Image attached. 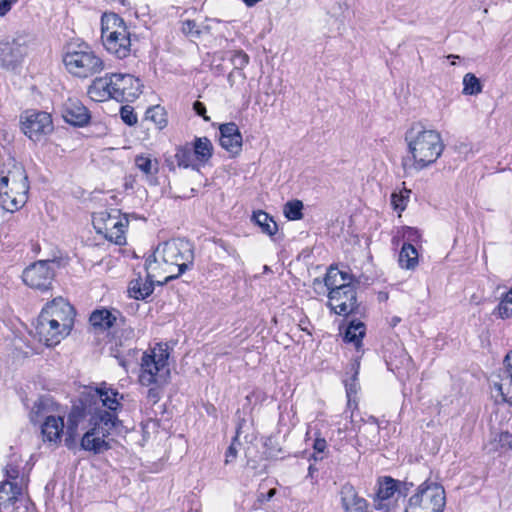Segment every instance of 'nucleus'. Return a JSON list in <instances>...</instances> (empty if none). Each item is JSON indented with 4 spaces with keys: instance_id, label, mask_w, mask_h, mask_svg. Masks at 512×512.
Listing matches in <instances>:
<instances>
[{
    "instance_id": "79ce46f5",
    "label": "nucleus",
    "mask_w": 512,
    "mask_h": 512,
    "mask_svg": "<svg viewBox=\"0 0 512 512\" xmlns=\"http://www.w3.org/2000/svg\"><path fill=\"white\" fill-rule=\"evenodd\" d=\"M182 32L190 37L198 38L201 34L200 26L194 20H185L182 22Z\"/></svg>"
},
{
    "instance_id": "c9c22d12",
    "label": "nucleus",
    "mask_w": 512,
    "mask_h": 512,
    "mask_svg": "<svg viewBox=\"0 0 512 512\" xmlns=\"http://www.w3.org/2000/svg\"><path fill=\"white\" fill-rule=\"evenodd\" d=\"M359 362L356 360L352 366H351V369L353 371V375L351 376L350 379H347L344 381L345 383V388H346V395H347V398H348V407H351L352 405V397L353 395H356L357 391H358V383H357V375L359 373Z\"/></svg>"
},
{
    "instance_id": "473e14b6",
    "label": "nucleus",
    "mask_w": 512,
    "mask_h": 512,
    "mask_svg": "<svg viewBox=\"0 0 512 512\" xmlns=\"http://www.w3.org/2000/svg\"><path fill=\"white\" fill-rule=\"evenodd\" d=\"M492 314L503 320L512 317V288L501 298Z\"/></svg>"
},
{
    "instance_id": "a19ab883",
    "label": "nucleus",
    "mask_w": 512,
    "mask_h": 512,
    "mask_svg": "<svg viewBox=\"0 0 512 512\" xmlns=\"http://www.w3.org/2000/svg\"><path fill=\"white\" fill-rule=\"evenodd\" d=\"M239 430H240V427H238V429L236 431V435L233 438L230 446L228 447V449L226 451V455H225V457H226L225 458V463L226 464L234 461L236 459L237 455H238V447L241 445V443L238 440Z\"/></svg>"
},
{
    "instance_id": "37998d69",
    "label": "nucleus",
    "mask_w": 512,
    "mask_h": 512,
    "mask_svg": "<svg viewBox=\"0 0 512 512\" xmlns=\"http://www.w3.org/2000/svg\"><path fill=\"white\" fill-rule=\"evenodd\" d=\"M406 195L403 193L397 194L393 193L391 195V204L395 210L403 211L406 208L407 201H408V194L410 191L405 190Z\"/></svg>"
},
{
    "instance_id": "f03ea898",
    "label": "nucleus",
    "mask_w": 512,
    "mask_h": 512,
    "mask_svg": "<svg viewBox=\"0 0 512 512\" xmlns=\"http://www.w3.org/2000/svg\"><path fill=\"white\" fill-rule=\"evenodd\" d=\"M404 140L407 145V155L402 159L405 173H418L428 168L445 149L440 132L422 122L412 123L404 134Z\"/></svg>"
},
{
    "instance_id": "393cba45",
    "label": "nucleus",
    "mask_w": 512,
    "mask_h": 512,
    "mask_svg": "<svg viewBox=\"0 0 512 512\" xmlns=\"http://www.w3.org/2000/svg\"><path fill=\"white\" fill-rule=\"evenodd\" d=\"M324 282L329 291L342 287H355L351 283V276L348 273L332 267L326 273Z\"/></svg>"
},
{
    "instance_id": "2eb2a0df",
    "label": "nucleus",
    "mask_w": 512,
    "mask_h": 512,
    "mask_svg": "<svg viewBox=\"0 0 512 512\" xmlns=\"http://www.w3.org/2000/svg\"><path fill=\"white\" fill-rule=\"evenodd\" d=\"M22 488L17 482L9 480L0 484V511L2 512H29V508L21 495Z\"/></svg>"
},
{
    "instance_id": "5fc2aeb1",
    "label": "nucleus",
    "mask_w": 512,
    "mask_h": 512,
    "mask_svg": "<svg viewBox=\"0 0 512 512\" xmlns=\"http://www.w3.org/2000/svg\"><path fill=\"white\" fill-rule=\"evenodd\" d=\"M447 59H450L451 62V65H456V62L453 61V59H459V56L458 55H454V54H450L446 57Z\"/></svg>"
},
{
    "instance_id": "c85d7f7f",
    "label": "nucleus",
    "mask_w": 512,
    "mask_h": 512,
    "mask_svg": "<svg viewBox=\"0 0 512 512\" xmlns=\"http://www.w3.org/2000/svg\"><path fill=\"white\" fill-rule=\"evenodd\" d=\"M231 62L234 69L228 75V82L233 86V77L239 76L241 80H245L243 68L249 63V56L243 51H235L232 55Z\"/></svg>"
},
{
    "instance_id": "bf43d9fd",
    "label": "nucleus",
    "mask_w": 512,
    "mask_h": 512,
    "mask_svg": "<svg viewBox=\"0 0 512 512\" xmlns=\"http://www.w3.org/2000/svg\"><path fill=\"white\" fill-rule=\"evenodd\" d=\"M236 79H241L239 76L233 77V85L235 84Z\"/></svg>"
},
{
    "instance_id": "864d4df0",
    "label": "nucleus",
    "mask_w": 512,
    "mask_h": 512,
    "mask_svg": "<svg viewBox=\"0 0 512 512\" xmlns=\"http://www.w3.org/2000/svg\"><path fill=\"white\" fill-rule=\"evenodd\" d=\"M447 59H450L451 62V65H456V62L453 61V59H459V56L458 55H454V54H450L446 57Z\"/></svg>"
},
{
    "instance_id": "72a5a7b5",
    "label": "nucleus",
    "mask_w": 512,
    "mask_h": 512,
    "mask_svg": "<svg viewBox=\"0 0 512 512\" xmlns=\"http://www.w3.org/2000/svg\"><path fill=\"white\" fill-rule=\"evenodd\" d=\"M175 158L179 167L183 168H195V155L194 152L189 148L188 145L180 146L177 148Z\"/></svg>"
},
{
    "instance_id": "e433bc0d",
    "label": "nucleus",
    "mask_w": 512,
    "mask_h": 512,
    "mask_svg": "<svg viewBox=\"0 0 512 512\" xmlns=\"http://www.w3.org/2000/svg\"><path fill=\"white\" fill-rule=\"evenodd\" d=\"M483 86L480 80L473 74L467 73L463 77V91L464 95H477L482 92Z\"/></svg>"
},
{
    "instance_id": "0eeeda50",
    "label": "nucleus",
    "mask_w": 512,
    "mask_h": 512,
    "mask_svg": "<svg viewBox=\"0 0 512 512\" xmlns=\"http://www.w3.org/2000/svg\"><path fill=\"white\" fill-rule=\"evenodd\" d=\"M54 403L50 397H41L33 405L30 420L33 423L44 422L41 426L43 440L53 444L60 442L64 433V419L61 415H51Z\"/></svg>"
},
{
    "instance_id": "ddd939ff",
    "label": "nucleus",
    "mask_w": 512,
    "mask_h": 512,
    "mask_svg": "<svg viewBox=\"0 0 512 512\" xmlns=\"http://www.w3.org/2000/svg\"><path fill=\"white\" fill-rule=\"evenodd\" d=\"M328 306L338 315L348 316L358 308L356 287H342L329 291Z\"/></svg>"
},
{
    "instance_id": "6e6d98bb",
    "label": "nucleus",
    "mask_w": 512,
    "mask_h": 512,
    "mask_svg": "<svg viewBox=\"0 0 512 512\" xmlns=\"http://www.w3.org/2000/svg\"><path fill=\"white\" fill-rule=\"evenodd\" d=\"M21 45L18 44V43H4L2 45H0V47H20Z\"/></svg>"
},
{
    "instance_id": "6ab92c4d",
    "label": "nucleus",
    "mask_w": 512,
    "mask_h": 512,
    "mask_svg": "<svg viewBox=\"0 0 512 512\" xmlns=\"http://www.w3.org/2000/svg\"><path fill=\"white\" fill-rule=\"evenodd\" d=\"M89 321L95 329L105 331L114 326H118L119 322L123 321V318L118 310L102 308L93 311Z\"/></svg>"
},
{
    "instance_id": "3c124183",
    "label": "nucleus",
    "mask_w": 512,
    "mask_h": 512,
    "mask_svg": "<svg viewBox=\"0 0 512 512\" xmlns=\"http://www.w3.org/2000/svg\"><path fill=\"white\" fill-rule=\"evenodd\" d=\"M247 6L252 7L261 0H242Z\"/></svg>"
},
{
    "instance_id": "6e6552de",
    "label": "nucleus",
    "mask_w": 512,
    "mask_h": 512,
    "mask_svg": "<svg viewBox=\"0 0 512 512\" xmlns=\"http://www.w3.org/2000/svg\"><path fill=\"white\" fill-rule=\"evenodd\" d=\"M92 224L97 234L103 235L107 240L117 245L126 243V228L129 220L127 215L119 209H110L95 212L92 215Z\"/></svg>"
},
{
    "instance_id": "aec40b11",
    "label": "nucleus",
    "mask_w": 512,
    "mask_h": 512,
    "mask_svg": "<svg viewBox=\"0 0 512 512\" xmlns=\"http://www.w3.org/2000/svg\"><path fill=\"white\" fill-rule=\"evenodd\" d=\"M63 118L74 126H84L90 115L88 109L77 99H68L64 104Z\"/></svg>"
},
{
    "instance_id": "58836bf2",
    "label": "nucleus",
    "mask_w": 512,
    "mask_h": 512,
    "mask_svg": "<svg viewBox=\"0 0 512 512\" xmlns=\"http://www.w3.org/2000/svg\"><path fill=\"white\" fill-rule=\"evenodd\" d=\"M146 119L155 123L158 129H163L167 125L166 112L163 107L157 105L146 111Z\"/></svg>"
},
{
    "instance_id": "1a4fd4ad",
    "label": "nucleus",
    "mask_w": 512,
    "mask_h": 512,
    "mask_svg": "<svg viewBox=\"0 0 512 512\" xmlns=\"http://www.w3.org/2000/svg\"><path fill=\"white\" fill-rule=\"evenodd\" d=\"M445 501V491L441 485L434 482H424L418 487L417 492L410 497L409 508L442 512Z\"/></svg>"
},
{
    "instance_id": "9d476101",
    "label": "nucleus",
    "mask_w": 512,
    "mask_h": 512,
    "mask_svg": "<svg viewBox=\"0 0 512 512\" xmlns=\"http://www.w3.org/2000/svg\"><path fill=\"white\" fill-rule=\"evenodd\" d=\"M53 265L54 262L49 260H39L32 263L22 273L23 282L33 289L49 290L55 276Z\"/></svg>"
},
{
    "instance_id": "b1692460",
    "label": "nucleus",
    "mask_w": 512,
    "mask_h": 512,
    "mask_svg": "<svg viewBox=\"0 0 512 512\" xmlns=\"http://www.w3.org/2000/svg\"><path fill=\"white\" fill-rule=\"evenodd\" d=\"M135 166L145 175L150 184H155L156 175L159 171V162L150 155L140 154L134 158Z\"/></svg>"
},
{
    "instance_id": "f257e3e1",
    "label": "nucleus",
    "mask_w": 512,
    "mask_h": 512,
    "mask_svg": "<svg viewBox=\"0 0 512 512\" xmlns=\"http://www.w3.org/2000/svg\"><path fill=\"white\" fill-rule=\"evenodd\" d=\"M119 393L105 383L96 388L94 404L95 412L90 418L91 428L83 435L81 447L95 454L111 448L109 436L116 427L118 418L116 411L121 407Z\"/></svg>"
},
{
    "instance_id": "423d86ee",
    "label": "nucleus",
    "mask_w": 512,
    "mask_h": 512,
    "mask_svg": "<svg viewBox=\"0 0 512 512\" xmlns=\"http://www.w3.org/2000/svg\"><path fill=\"white\" fill-rule=\"evenodd\" d=\"M63 62L69 73L87 78L102 71V59L85 42H70L65 47Z\"/></svg>"
},
{
    "instance_id": "c756f323",
    "label": "nucleus",
    "mask_w": 512,
    "mask_h": 512,
    "mask_svg": "<svg viewBox=\"0 0 512 512\" xmlns=\"http://www.w3.org/2000/svg\"><path fill=\"white\" fill-rule=\"evenodd\" d=\"M399 265L405 269H414L418 265V252L410 243H404L399 253Z\"/></svg>"
},
{
    "instance_id": "4d7b16f0",
    "label": "nucleus",
    "mask_w": 512,
    "mask_h": 512,
    "mask_svg": "<svg viewBox=\"0 0 512 512\" xmlns=\"http://www.w3.org/2000/svg\"><path fill=\"white\" fill-rule=\"evenodd\" d=\"M399 322H400V318H398V317H393V318H392V322H391V324H392V326H395V325H397V323H399Z\"/></svg>"
},
{
    "instance_id": "f704fd0d",
    "label": "nucleus",
    "mask_w": 512,
    "mask_h": 512,
    "mask_svg": "<svg viewBox=\"0 0 512 512\" xmlns=\"http://www.w3.org/2000/svg\"><path fill=\"white\" fill-rule=\"evenodd\" d=\"M83 417V412L80 407L74 406L72 410L70 411L67 419V426H66V434L68 435V438H66V442L69 441V439L73 440L74 436L76 434L77 426L80 420Z\"/></svg>"
},
{
    "instance_id": "052dcab7",
    "label": "nucleus",
    "mask_w": 512,
    "mask_h": 512,
    "mask_svg": "<svg viewBox=\"0 0 512 512\" xmlns=\"http://www.w3.org/2000/svg\"><path fill=\"white\" fill-rule=\"evenodd\" d=\"M381 508H382L381 504L376 505V509H381Z\"/></svg>"
},
{
    "instance_id": "8fccbe9b",
    "label": "nucleus",
    "mask_w": 512,
    "mask_h": 512,
    "mask_svg": "<svg viewBox=\"0 0 512 512\" xmlns=\"http://www.w3.org/2000/svg\"><path fill=\"white\" fill-rule=\"evenodd\" d=\"M9 182L8 176L4 175L3 172H0V189L7 188Z\"/></svg>"
},
{
    "instance_id": "603ef678",
    "label": "nucleus",
    "mask_w": 512,
    "mask_h": 512,
    "mask_svg": "<svg viewBox=\"0 0 512 512\" xmlns=\"http://www.w3.org/2000/svg\"><path fill=\"white\" fill-rule=\"evenodd\" d=\"M447 59H450L451 62V65H456V62L453 61V59H459V56L458 55H454V54H450L446 57Z\"/></svg>"
},
{
    "instance_id": "9b49d317",
    "label": "nucleus",
    "mask_w": 512,
    "mask_h": 512,
    "mask_svg": "<svg viewBox=\"0 0 512 512\" xmlns=\"http://www.w3.org/2000/svg\"><path fill=\"white\" fill-rule=\"evenodd\" d=\"M22 131L32 141H40L49 135L53 129L52 117L44 111H27L22 116Z\"/></svg>"
},
{
    "instance_id": "f3484780",
    "label": "nucleus",
    "mask_w": 512,
    "mask_h": 512,
    "mask_svg": "<svg viewBox=\"0 0 512 512\" xmlns=\"http://www.w3.org/2000/svg\"><path fill=\"white\" fill-rule=\"evenodd\" d=\"M35 333L40 342H43L46 346H54L60 343L70 331H62V326L57 325V320L39 315L35 326Z\"/></svg>"
},
{
    "instance_id": "39448f33",
    "label": "nucleus",
    "mask_w": 512,
    "mask_h": 512,
    "mask_svg": "<svg viewBox=\"0 0 512 512\" xmlns=\"http://www.w3.org/2000/svg\"><path fill=\"white\" fill-rule=\"evenodd\" d=\"M168 359L167 344L156 343L154 347L146 350L140 362L139 382L141 385L162 386L167 383L170 376Z\"/></svg>"
},
{
    "instance_id": "412c9836",
    "label": "nucleus",
    "mask_w": 512,
    "mask_h": 512,
    "mask_svg": "<svg viewBox=\"0 0 512 512\" xmlns=\"http://www.w3.org/2000/svg\"><path fill=\"white\" fill-rule=\"evenodd\" d=\"M504 369L498 382L494 381V388L501 394L503 400L512 405V350L507 353L503 361Z\"/></svg>"
},
{
    "instance_id": "7c9ffc66",
    "label": "nucleus",
    "mask_w": 512,
    "mask_h": 512,
    "mask_svg": "<svg viewBox=\"0 0 512 512\" xmlns=\"http://www.w3.org/2000/svg\"><path fill=\"white\" fill-rule=\"evenodd\" d=\"M252 219L261 228L263 233L269 236H273L277 233L278 226L276 222L273 220V218L269 216L268 213L259 210L253 213Z\"/></svg>"
},
{
    "instance_id": "4be33fe9",
    "label": "nucleus",
    "mask_w": 512,
    "mask_h": 512,
    "mask_svg": "<svg viewBox=\"0 0 512 512\" xmlns=\"http://www.w3.org/2000/svg\"><path fill=\"white\" fill-rule=\"evenodd\" d=\"M147 272L146 279L143 280L141 277L134 279L130 282L128 292L130 297L137 300H144L148 296H150L154 290V283L159 285H163V278H152L149 276V272Z\"/></svg>"
},
{
    "instance_id": "ea45409f",
    "label": "nucleus",
    "mask_w": 512,
    "mask_h": 512,
    "mask_svg": "<svg viewBox=\"0 0 512 512\" xmlns=\"http://www.w3.org/2000/svg\"><path fill=\"white\" fill-rule=\"evenodd\" d=\"M20 473V460L17 456H12L10 462L5 466V474L8 479L16 481Z\"/></svg>"
},
{
    "instance_id": "4c0bfd02",
    "label": "nucleus",
    "mask_w": 512,
    "mask_h": 512,
    "mask_svg": "<svg viewBox=\"0 0 512 512\" xmlns=\"http://www.w3.org/2000/svg\"><path fill=\"white\" fill-rule=\"evenodd\" d=\"M303 202L300 200L288 201L283 207V213L289 220H300L303 218Z\"/></svg>"
},
{
    "instance_id": "de8ad7c7",
    "label": "nucleus",
    "mask_w": 512,
    "mask_h": 512,
    "mask_svg": "<svg viewBox=\"0 0 512 512\" xmlns=\"http://www.w3.org/2000/svg\"><path fill=\"white\" fill-rule=\"evenodd\" d=\"M16 0H0V16H4L8 11H10L12 4Z\"/></svg>"
},
{
    "instance_id": "cd10ccee",
    "label": "nucleus",
    "mask_w": 512,
    "mask_h": 512,
    "mask_svg": "<svg viewBox=\"0 0 512 512\" xmlns=\"http://www.w3.org/2000/svg\"><path fill=\"white\" fill-rule=\"evenodd\" d=\"M488 448L490 452H497L499 454L508 452L512 448V434L507 431L494 434L488 444Z\"/></svg>"
},
{
    "instance_id": "a18cd8bd",
    "label": "nucleus",
    "mask_w": 512,
    "mask_h": 512,
    "mask_svg": "<svg viewBox=\"0 0 512 512\" xmlns=\"http://www.w3.org/2000/svg\"><path fill=\"white\" fill-rule=\"evenodd\" d=\"M152 387L147 391V399L152 403L156 404L160 400L159 386Z\"/></svg>"
},
{
    "instance_id": "49530a36",
    "label": "nucleus",
    "mask_w": 512,
    "mask_h": 512,
    "mask_svg": "<svg viewBox=\"0 0 512 512\" xmlns=\"http://www.w3.org/2000/svg\"><path fill=\"white\" fill-rule=\"evenodd\" d=\"M193 110L195 111V113L197 115L203 117V119L205 121H209L210 120V118L206 115V107H205V105L202 102H200V101L194 102Z\"/></svg>"
},
{
    "instance_id": "09e8293b",
    "label": "nucleus",
    "mask_w": 512,
    "mask_h": 512,
    "mask_svg": "<svg viewBox=\"0 0 512 512\" xmlns=\"http://www.w3.org/2000/svg\"><path fill=\"white\" fill-rule=\"evenodd\" d=\"M313 447L316 452L322 453L327 447V442L324 438H316Z\"/></svg>"
},
{
    "instance_id": "5701e85b",
    "label": "nucleus",
    "mask_w": 512,
    "mask_h": 512,
    "mask_svg": "<svg viewBox=\"0 0 512 512\" xmlns=\"http://www.w3.org/2000/svg\"><path fill=\"white\" fill-rule=\"evenodd\" d=\"M112 85L111 74L96 78L88 87V96L95 102H103L111 98L114 99Z\"/></svg>"
},
{
    "instance_id": "2f4dec72",
    "label": "nucleus",
    "mask_w": 512,
    "mask_h": 512,
    "mask_svg": "<svg viewBox=\"0 0 512 512\" xmlns=\"http://www.w3.org/2000/svg\"><path fill=\"white\" fill-rule=\"evenodd\" d=\"M401 485L402 484L396 480L390 477H385L383 481L379 482V488L376 494L377 499L380 501L388 500L395 494L396 491L401 493Z\"/></svg>"
},
{
    "instance_id": "13d9d810",
    "label": "nucleus",
    "mask_w": 512,
    "mask_h": 512,
    "mask_svg": "<svg viewBox=\"0 0 512 512\" xmlns=\"http://www.w3.org/2000/svg\"><path fill=\"white\" fill-rule=\"evenodd\" d=\"M274 494H275V489L269 490V492H268V499L272 498L274 496Z\"/></svg>"
},
{
    "instance_id": "a878e982",
    "label": "nucleus",
    "mask_w": 512,
    "mask_h": 512,
    "mask_svg": "<svg viewBox=\"0 0 512 512\" xmlns=\"http://www.w3.org/2000/svg\"><path fill=\"white\" fill-rule=\"evenodd\" d=\"M365 332L366 328L363 322L352 320L344 332V341L353 344L356 350L359 351Z\"/></svg>"
},
{
    "instance_id": "7ed1b4c3",
    "label": "nucleus",
    "mask_w": 512,
    "mask_h": 512,
    "mask_svg": "<svg viewBox=\"0 0 512 512\" xmlns=\"http://www.w3.org/2000/svg\"><path fill=\"white\" fill-rule=\"evenodd\" d=\"M194 261L192 244L184 239H172L159 244L146 260L145 269L152 278L169 282L188 270Z\"/></svg>"
},
{
    "instance_id": "a211bd4d",
    "label": "nucleus",
    "mask_w": 512,
    "mask_h": 512,
    "mask_svg": "<svg viewBox=\"0 0 512 512\" xmlns=\"http://www.w3.org/2000/svg\"><path fill=\"white\" fill-rule=\"evenodd\" d=\"M220 130V145L232 154H238L242 147V135L234 122L222 124Z\"/></svg>"
},
{
    "instance_id": "f8f14e48",
    "label": "nucleus",
    "mask_w": 512,
    "mask_h": 512,
    "mask_svg": "<svg viewBox=\"0 0 512 512\" xmlns=\"http://www.w3.org/2000/svg\"><path fill=\"white\" fill-rule=\"evenodd\" d=\"M114 99L118 102H133L141 93L140 80L131 74H111Z\"/></svg>"
},
{
    "instance_id": "c03bdc74",
    "label": "nucleus",
    "mask_w": 512,
    "mask_h": 512,
    "mask_svg": "<svg viewBox=\"0 0 512 512\" xmlns=\"http://www.w3.org/2000/svg\"><path fill=\"white\" fill-rule=\"evenodd\" d=\"M120 114L123 122L127 125L132 126L137 123V115L134 113L131 107L123 106L121 108Z\"/></svg>"
},
{
    "instance_id": "20e7f679",
    "label": "nucleus",
    "mask_w": 512,
    "mask_h": 512,
    "mask_svg": "<svg viewBox=\"0 0 512 512\" xmlns=\"http://www.w3.org/2000/svg\"><path fill=\"white\" fill-rule=\"evenodd\" d=\"M131 33L125 21L116 13H104L101 17V40L110 54L124 59L131 52Z\"/></svg>"
},
{
    "instance_id": "dca6fc26",
    "label": "nucleus",
    "mask_w": 512,
    "mask_h": 512,
    "mask_svg": "<svg viewBox=\"0 0 512 512\" xmlns=\"http://www.w3.org/2000/svg\"><path fill=\"white\" fill-rule=\"evenodd\" d=\"M49 319L57 320V325L62 326V331H71L73 325L74 309L63 298H55L51 303L47 304L40 313Z\"/></svg>"
},
{
    "instance_id": "4468645a",
    "label": "nucleus",
    "mask_w": 512,
    "mask_h": 512,
    "mask_svg": "<svg viewBox=\"0 0 512 512\" xmlns=\"http://www.w3.org/2000/svg\"><path fill=\"white\" fill-rule=\"evenodd\" d=\"M28 190L29 185L26 176L18 183L0 189V207L9 212L22 208L27 201Z\"/></svg>"
},
{
    "instance_id": "bb28decb",
    "label": "nucleus",
    "mask_w": 512,
    "mask_h": 512,
    "mask_svg": "<svg viewBox=\"0 0 512 512\" xmlns=\"http://www.w3.org/2000/svg\"><path fill=\"white\" fill-rule=\"evenodd\" d=\"M196 161L206 163L212 157L213 145L207 137H196L193 143Z\"/></svg>"
}]
</instances>
